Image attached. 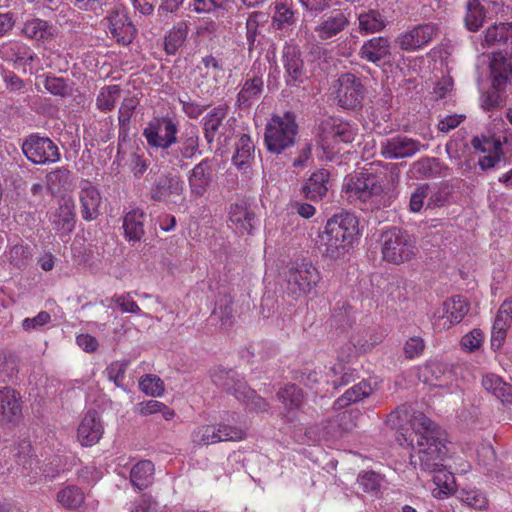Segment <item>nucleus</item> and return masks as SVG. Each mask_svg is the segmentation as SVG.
Returning a JSON list of instances; mask_svg holds the SVG:
<instances>
[{
    "label": "nucleus",
    "instance_id": "nucleus-10",
    "mask_svg": "<svg viewBox=\"0 0 512 512\" xmlns=\"http://www.w3.org/2000/svg\"><path fill=\"white\" fill-rule=\"evenodd\" d=\"M471 144L475 150L485 154L478 159V165L481 170L486 172L492 169H499L507 163L503 143L499 138L474 137Z\"/></svg>",
    "mask_w": 512,
    "mask_h": 512
},
{
    "label": "nucleus",
    "instance_id": "nucleus-56",
    "mask_svg": "<svg viewBox=\"0 0 512 512\" xmlns=\"http://www.w3.org/2000/svg\"><path fill=\"white\" fill-rule=\"evenodd\" d=\"M294 12L285 4L276 5V11L273 16L272 25L275 29L281 30L294 23Z\"/></svg>",
    "mask_w": 512,
    "mask_h": 512
},
{
    "label": "nucleus",
    "instance_id": "nucleus-50",
    "mask_svg": "<svg viewBox=\"0 0 512 512\" xmlns=\"http://www.w3.org/2000/svg\"><path fill=\"white\" fill-rule=\"evenodd\" d=\"M136 409L137 412L142 416L161 413L165 420H171L175 416L173 410L169 409L164 403L157 400L140 402L137 404Z\"/></svg>",
    "mask_w": 512,
    "mask_h": 512
},
{
    "label": "nucleus",
    "instance_id": "nucleus-27",
    "mask_svg": "<svg viewBox=\"0 0 512 512\" xmlns=\"http://www.w3.org/2000/svg\"><path fill=\"white\" fill-rule=\"evenodd\" d=\"M441 320H444L443 326L450 328L454 324L462 321L469 311V304L465 298L460 295L447 299L443 303Z\"/></svg>",
    "mask_w": 512,
    "mask_h": 512
},
{
    "label": "nucleus",
    "instance_id": "nucleus-3",
    "mask_svg": "<svg viewBox=\"0 0 512 512\" xmlns=\"http://www.w3.org/2000/svg\"><path fill=\"white\" fill-rule=\"evenodd\" d=\"M379 241L382 257L388 263L399 265L418 254L416 237L405 229L390 227L381 233Z\"/></svg>",
    "mask_w": 512,
    "mask_h": 512
},
{
    "label": "nucleus",
    "instance_id": "nucleus-22",
    "mask_svg": "<svg viewBox=\"0 0 512 512\" xmlns=\"http://www.w3.org/2000/svg\"><path fill=\"white\" fill-rule=\"evenodd\" d=\"M104 433L102 421L95 411H89L77 429V439L82 446L90 447L99 442Z\"/></svg>",
    "mask_w": 512,
    "mask_h": 512
},
{
    "label": "nucleus",
    "instance_id": "nucleus-9",
    "mask_svg": "<svg viewBox=\"0 0 512 512\" xmlns=\"http://www.w3.org/2000/svg\"><path fill=\"white\" fill-rule=\"evenodd\" d=\"M100 26L111 40L122 46L130 44L136 34V28L124 11H110L101 20Z\"/></svg>",
    "mask_w": 512,
    "mask_h": 512
},
{
    "label": "nucleus",
    "instance_id": "nucleus-18",
    "mask_svg": "<svg viewBox=\"0 0 512 512\" xmlns=\"http://www.w3.org/2000/svg\"><path fill=\"white\" fill-rule=\"evenodd\" d=\"M423 147L419 141L404 135H396L381 142V152L386 158L411 157Z\"/></svg>",
    "mask_w": 512,
    "mask_h": 512
},
{
    "label": "nucleus",
    "instance_id": "nucleus-7",
    "mask_svg": "<svg viewBox=\"0 0 512 512\" xmlns=\"http://www.w3.org/2000/svg\"><path fill=\"white\" fill-rule=\"evenodd\" d=\"M150 199L167 205L179 204L185 199V183L178 173L165 172L154 180Z\"/></svg>",
    "mask_w": 512,
    "mask_h": 512
},
{
    "label": "nucleus",
    "instance_id": "nucleus-35",
    "mask_svg": "<svg viewBox=\"0 0 512 512\" xmlns=\"http://www.w3.org/2000/svg\"><path fill=\"white\" fill-rule=\"evenodd\" d=\"M478 71L487 74L491 79V86L504 93L507 85L512 82V66H478Z\"/></svg>",
    "mask_w": 512,
    "mask_h": 512
},
{
    "label": "nucleus",
    "instance_id": "nucleus-16",
    "mask_svg": "<svg viewBox=\"0 0 512 512\" xmlns=\"http://www.w3.org/2000/svg\"><path fill=\"white\" fill-rule=\"evenodd\" d=\"M437 33V26L426 23L415 26L396 39L398 46L405 51H415L428 44Z\"/></svg>",
    "mask_w": 512,
    "mask_h": 512
},
{
    "label": "nucleus",
    "instance_id": "nucleus-41",
    "mask_svg": "<svg viewBox=\"0 0 512 512\" xmlns=\"http://www.w3.org/2000/svg\"><path fill=\"white\" fill-rule=\"evenodd\" d=\"M371 393L372 388L370 384H368L366 381H361L346 390V392L335 401L334 406L337 409H343L352 403L361 401L362 399L368 397Z\"/></svg>",
    "mask_w": 512,
    "mask_h": 512
},
{
    "label": "nucleus",
    "instance_id": "nucleus-8",
    "mask_svg": "<svg viewBox=\"0 0 512 512\" xmlns=\"http://www.w3.org/2000/svg\"><path fill=\"white\" fill-rule=\"evenodd\" d=\"M22 151L33 164L46 165L60 160L58 146L48 137L30 135L22 144Z\"/></svg>",
    "mask_w": 512,
    "mask_h": 512
},
{
    "label": "nucleus",
    "instance_id": "nucleus-57",
    "mask_svg": "<svg viewBox=\"0 0 512 512\" xmlns=\"http://www.w3.org/2000/svg\"><path fill=\"white\" fill-rule=\"evenodd\" d=\"M429 195V184L425 183L417 186L410 196L409 211L413 213L420 212L424 206L425 200L428 198Z\"/></svg>",
    "mask_w": 512,
    "mask_h": 512
},
{
    "label": "nucleus",
    "instance_id": "nucleus-45",
    "mask_svg": "<svg viewBox=\"0 0 512 512\" xmlns=\"http://www.w3.org/2000/svg\"><path fill=\"white\" fill-rule=\"evenodd\" d=\"M219 432L217 424L199 426L192 432V442L201 446L223 442V438Z\"/></svg>",
    "mask_w": 512,
    "mask_h": 512
},
{
    "label": "nucleus",
    "instance_id": "nucleus-32",
    "mask_svg": "<svg viewBox=\"0 0 512 512\" xmlns=\"http://www.w3.org/2000/svg\"><path fill=\"white\" fill-rule=\"evenodd\" d=\"M253 154L254 144L251 137L247 134H242L235 144V153L232 157V163L238 169L247 173L253 159Z\"/></svg>",
    "mask_w": 512,
    "mask_h": 512
},
{
    "label": "nucleus",
    "instance_id": "nucleus-59",
    "mask_svg": "<svg viewBox=\"0 0 512 512\" xmlns=\"http://www.w3.org/2000/svg\"><path fill=\"white\" fill-rule=\"evenodd\" d=\"M227 1L228 0H193L189 4V8L197 14H207L223 8Z\"/></svg>",
    "mask_w": 512,
    "mask_h": 512
},
{
    "label": "nucleus",
    "instance_id": "nucleus-53",
    "mask_svg": "<svg viewBox=\"0 0 512 512\" xmlns=\"http://www.w3.org/2000/svg\"><path fill=\"white\" fill-rule=\"evenodd\" d=\"M458 498L467 506L478 510H484L488 505V500L484 493L477 489L461 490Z\"/></svg>",
    "mask_w": 512,
    "mask_h": 512
},
{
    "label": "nucleus",
    "instance_id": "nucleus-48",
    "mask_svg": "<svg viewBox=\"0 0 512 512\" xmlns=\"http://www.w3.org/2000/svg\"><path fill=\"white\" fill-rule=\"evenodd\" d=\"M512 36V23H498L489 27L484 36L487 45H496L506 42Z\"/></svg>",
    "mask_w": 512,
    "mask_h": 512
},
{
    "label": "nucleus",
    "instance_id": "nucleus-34",
    "mask_svg": "<svg viewBox=\"0 0 512 512\" xmlns=\"http://www.w3.org/2000/svg\"><path fill=\"white\" fill-rule=\"evenodd\" d=\"M389 40L385 37H374L361 48V57L369 62H379L384 59L390 52Z\"/></svg>",
    "mask_w": 512,
    "mask_h": 512
},
{
    "label": "nucleus",
    "instance_id": "nucleus-19",
    "mask_svg": "<svg viewBox=\"0 0 512 512\" xmlns=\"http://www.w3.org/2000/svg\"><path fill=\"white\" fill-rule=\"evenodd\" d=\"M326 229L340 235L344 240L354 244L360 235L359 221L355 214L342 211L332 216L326 223Z\"/></svg>",
    "mask_w": 512,
    "mask_h": 512
},
{
    "label": "nucleus",
    "instance_id": "nucleus-14",
    "mask_svg": "<svg viewBox=\"0 0 512 512\" xmlns=\"http://www.w3.org/2000/svg\"><path fill=\"white\" fill-rule=\"evenodd\" d=\"M75 204L72 197H62L58 206L48 212V218L53 229L61 236H69L75 229Z\"/></svg>",
    "mask_w": 512,
    "mask_h": 512
},
{
    "label": "nucleus",
    "instance_id": "nucleus-49",
    "mask_svg": "<svg viewBox=\"0 0 512 512\" xmlns=\"http://www.w3.org/2000/svg\"><path fill=\"white\" fill-rule=\"evenodd\" d=\"M266 14L263 12H252L246 21V39L249 46V51L252 52L256 47V41L260 35L259 27L265 21Z\"/></svg>",
    "mask_w": 512,
    "mask_h": 512
},
{
    "label": "nucleus",
    "instance_id": "nucleus-11",
    "mask_svg": "<svg viewBox=\"0 0 512 512\" xmlns=\"http://www.w3.org/2000/svg\"><path fill=\"white\" fill-rule=\"evenodd\" d=\"M366 89L360 78L351 73L343 74L337 81L336 100L343 109H356L361 106Z\"/></svg>",
    "mask_w": 512,
    "mask_h": 512
},
{
    "label": "nucleus",
    "instance_id": "nucleus-58",
    "mask_svg": "<svg viewBox=\"0 0 512 512\" xmlns=\"http://www.w3.org/2000/svg\"><path fill=\"white\" fill-rule=\"evenodd\" d=\"M237 399L247 404L255 411H267L269 408V403L248 386L247 393H240Z\"/></svg>",
    "mask_w": 512,
    "mask_h": 512
},
{
    "label": "nucleus",
    "instance_id": "nucleus-30",
    "mask_svg": "<svg viewBox=\"0 0 512 512\" xmlns=\"http://www.w3.org/2000/svg\"><path fill=\"white\" fill-rule=\"evenodd\" d=\"M146 214L141 209H133L128 212L123 218L124 235L129 241H141L145 229Z\"/></svg>",
    "mask_w": 512,
    "mask_h": 512
},
{
    "label": "nucleus",
    "instance_id": "nucleus-36",
    "mask_svg": "<svg viewBox=\"0 0 512 512\" xmlns=\"http://www.w3.org/2000/svg\"><path fill=\"white\" fill-rule=\"evenodd\" d=\"M211 319L218 321L221 327H229L234 321L233 298L230 294L219 295Z\"/></svg>",
    "mask_w": 512,
    "mask_h": 512
},
{
    "label": "nucleus",
    "instance_id": "nucleus-42",
    "mask_svg": "<svg viewBox=\"0 0 512 512\" xmlns=\"http://www.w3.org/2000/svg\"><path fill=\"white\" fill-rule=\"evenodd\" d=\"M434 473L433 481L437 487L432 490V494L435 498L444 499L450 493L454 492L455 477L453 473L446 471L444 467Z\"/></svg>",
    "mask_w": 512,
    "mask_h": 512
},
{
    "label": "nucleus",
    "instance_id": "nucleus-20",
    "mask_svg": "<svg viewBox=\"0 0 512 512\" xmlns=\"http://www.w3.org/2000/svg\"><path fill=\"white\" fill-rule=\"evenodd\" d=\"M349 25L348 15L341 9L325 14L314 31L321 40H329L343 32Z\"/></svg>",
    "mask_w": 512,
    "mask_h": 512
},
{
    "label": "nucleus",
    "instance_id": "nucleus-12",
    "mask_svg": "<svg viewBox=\"0 0 512 512\" xmlns=\"http://www.w3.org/2000/svg\"><path fill=\"white\" fill-rule=\"evenodd\" d=\"M216 177L215 163L212 158H204L187 172L190 195L202 198L209 191Z\"/></svg>",
    "mask_w": 512,
    "mask_h": 512
},
{
    "label": "nucleus",
    "instance_id": "nucleus-51",
    "mask_svg": "<svg viewBox=\"0 0 512 512\" xmlns=\"http://www.w3.org/2000/svg\"><path fill=\"white\" fill-rule=\"evenodd\" d=\"M120 91L118 85H110L102 88L97 96V107L102 111L112 110L120 96Z\"/></svg>",
    "mask_w": 512,
    "mask_h": 512
},
{
    "label": "nucleus",
    "instance_id": "nucleus-37",
    "mask_svg": "<svg viewBox=\"0 0 512 512\" xmlns=\"http://www.w3.org/2000/svg\"><path fill=\"white\" fill-rule=\"evenodd\" d=\"M324 130L336 141L351 143L356 135V128L349 122L340 119H330L324 124Z\"/></svg>",
    "mask_w": 512,
    "mask_h": 512
},
{
    "label": "nucleus",
    "instance_id": "nucleus-61",
    "mask_svg": "<svg viewBox=\"0 0 512 512\" xmlns=\"http://www.w3.org/2000/svg\"><path fill=\"white\" fill-rule=\"evenodd\" d=\"M219 434H221L223 441H241L245 438V430L236 425H230L226 422H220L217 424Z\"/></svg>",
    "mask_w": 512,
    "mask_h": 512
},
{
    "label": "nucleus",
    "instance_id": "nucleus-6",
    "mask_svg": "<svg viewBox=\"0 0 512 512\" xmlns=\"http://www.w3.org/2000/svg\"><path fill=\"white\" fill-rule=\"evenodd\" d=\"M177 134L178 123L168 116L152 119L143 130L147 144L165 153L177 142Z\"/></svg>",
    "mask_w": 512,
    "mask_h": 512
},
{
    "label": "nucleus",
    "instance_id": "nucleus-63",
    "mask_svg": "<svg viewBox=\"0 0 512 512\" xmlns=\"http://www.w3.org/2000/svg\"><path fill=\"white\" fill-rule=\"evenodd\" d=\"M127 364L124 362H112L106 369L108 379L113 381L117 387H123Z\"/></svg>",
    "mask_w": 512,
    "mask_h": 512
},
{
    "label": "nucleus",
    "instance_id": "nucleus-43",
    "mask_svg": "<svg viewBox=\"0 0 512 512\" xmlns=\"http://www.w3.org/2000/svg\"><path fill=\"white\" fill-rule=\"evenodd\" d=\"M6 257L13 268L24 270L33 257V250L27 244H16L9 248Z\"/></svg>",
    "mask_w": 512,
    "mask_h": 512
},
{
    "label": "nucleus",
    "instance_id": "nucleus-46",
    "mask_svg": "<svg viewBox=\"0 0 512 512\" xmlns=\"http://www.w3.org/2000/svg\"><path fill=\"white\" fill-rule=\"evenodd\" d=\"M57 501L67 509H77L84 502V493L75 485H69L57 493Z\"/></svg>",
    "mask_w": 512,
    "mask_h": 512
},
{
    "label": "nucleus",
    "instance_id": "nucleus-28",
    "mask_svg": "<svg viewBox=\"0 0 512 512\" xmlns=\"http://www.w3.org/2000/svg\"><path fill=\"white\" fill-rule=\"evenodd\" d=\"M21 416L20 398L10 387H0V419L14 422Z\"/></svg>",
    "mask_w": 512,
    "mask_h": 512
},
{
    "label": "nucleus",
    "instance_id": "nucleus-40",
    "mask_svg": "<svg viewBox=\"0 0 512 512\" xmlns=\"http://www.w3.org/2000/svg\"><path fill=\"white\" fill-rule=\"evenodd\" d=\"M278 400L287 412L298 410L304 404V394L295 384H287L277 392Z\"/></svg>",
    "mask_w": 512,
    "mask_h": 512
},
{
    "label": "nucleus",
    "instance_id": "nucleus-64",
    "mask_svg": "<svg viewBox=\"0 0 512 512\" xmlns=\"http://www.w3.org/2000/svg\"><path fill=\"white\" fill-rule=\"evenodd\" d=\"M131 512H158V503L150 495L144 494L134 503Z\"/></svg>",
    "mask_w": 512,
    "mask_h": 512
},
{
    "label": "nucleus",
    "instance_id": "nucleus-52",
    "mask_svg": "<svg viewBox=\"0 0 512 512\" xmlns=\"http://www.w3.org/2000/svg\"><path fill=\"white\" fill-rule=\"evenodd\" d=\"M383 477L375 471H362L357 477L359 487L367 493H376L380 490Z\"/></svg>",
    "mask_w": 512,
    "mask_h": 512
},
{
    "label": "nucleus",
    "instance_id": "nucleus-31",
    "mask_svg": "<svg viewBox=\"0 0 512 512\" xmlns=\"http://www.w3.org/2000/svg\"><path fill=\"white\" fill-rule=\"evenodd\" d=\"M482 386L492 393L504 404H512V386L503 381L501 377L494 373H487L482 377Z\"/></svg>",
    "mask_w": 512,
    "mask_h": 512
},
{
    "label": "nucleus",
    "instance_id": "nucleus-29",
    "mask_svg": "<svg viewBox=\"0 0 512 512\" xmlns=\"http://www.w3.org/2000/svg\"><path fill=\"white\" fill-rule=\"evenodd\" d=\"M0 54L3 60L14 64H27L34 61L35 53L21 41H10L1 47Z\"/></svg>",
    "mask_w": 512,
    "mask_h": 512
},
{
    "label": "nucleus",
    "instance_id": "nucleus-24",
    "mask_svg": "<svg viewBox=\"0 0 512 512\" xmlns=\"http://www.w3.org/2000/svg\"><path fill=\"white\" fill-rule=\"evenodd\" d=\"M22 32L25 37L31 40L46 43L55 38L58 30L54 24L47 20L32 18L24 23Z\"/></svg>",
    "mask_w": 512,
    "mask_h": 512
},
{
    "label": "nucleus",
    "instance_id": "nucleus-23",
    "mask_svg": "<svg viewBox=\"0 0 512 512\" xmlns=\"http://www.w3.org/2000/svg\"><path fill=\"white\" fill-rule=\"evenodd\" d=\"M263 79L261 75L253 73L247 74V79L243 82L238 92L235 105L240 110H248L262 95Z\"/></svg>",
    "mask_w": 512,
    "mask_h": 512
},
{
    "label": "nucleus",
    "instance_id": "nucleus-25",
    "mask_svg": "<svg viewBox=\"0 0 512 512\" xmlns=\"http://www.w3.org/2000/svg\"><path fill=\"white\" fill-rule=\"evenodd\" d=\"M330 187V173L325 169H319L311 174L302 186V193L312 201L321 200L326 196Z\"/></svg>",
    "mask_w": 512,
    "mask_h": 512
},
{
    "label": "nucleus",
    "instance_id": "nucleus-38",
    "mask_svg": "<svg viewBox=\"0 0 512 512\" xmlns=\"http://www.w3.org/2000/svg\"><path fill=\"white\" fill-rule=\"evenodd\" d=\"M228 112V107L224 105L213 108L204 118V136L208 144H211L225 119Z\"/></svg>",
    "mask_w": 512,
    "mask_h": 512
},
{
    "label": "nucleus",
    "instance_id": "nucleus-47",
    "mask_svg": "<svg viewBox=\"0 0 512 512\" xmlns=\"http://www.w3.org/2000/svg\"><path fill=\"white\" fill-rule=\"evenodd\" d=\"M485 10L479 0H469L465 15V25L470 31H477L485 19Z\"/></svg>",
    "mask_w": 512,
    "mask_h": 512
},
{
    "label": "nucleus",
    "instance_id": "nucleus-17",
    "mask_svg": "<svg viewBox=\"0 0 512 512\" xmlns=\"http://www.w3.org/2000/svg\"><path fill=\"white\" fill-rule=\"evenodd\" d=\"M80 213L83 220L91 222L100 215L102 197L99 190L88 180L80 182L79 190Z\"/></svg>",
    "mask_w": 512,
    "mask_h": 512
},
{
    "label": "nucleus",
    "instance_id": "nucleus-39",
    "mask_svg": "<svg viewBox=\"0 0 512 512\" xmlns=\"http://www.w3.org/2000/svg\"><path fill=\"white\" fill-rule=\"evenodd\" d=\"M358 20L360 32L365 34L380 32L387 25L386 17L376 9L361 13Z\"/></svg>",
    "mask_w": 512,
    "mask_h": 512
},
{
    "label": "nucleus",
    "instance_id": "nucleus-13",
    "mask_svg": "<svg viewBox=\"0 0 512 512\" xmlns=\"http://www.w3.org/2000/svg\"><path fill=\"white\" fill-rule=\"evenodd\" d=\"M259 220L255 214V206L246 200H240L230 205L228 211V226L239 235H249L258 226Z\"/></svg>",
    "mask_w": 512,
    "mask_h": 512
},
{
    "label": "nucleus",
    "instance_id": "nucleus-5",
    "mask_svg": "<svg viewBox=\"0 0 512 512\" xmlns=\"http://www.w3.org/2000/svg\"><path fill=\"white\" fill-rule=\"evenodd\" d=\"M321 274L310 261L292 262L284 272L285 291L293 299L312 293Z\"/></svg>",
    "mask_w": 512,
    "mask_h": 512
},
{
    "label": "nucleus",
    "instance_id": "nucleus-54",
    "mask_svg": "<svg viewBox=\"0 0 512 512\" xmlns=\"http://www.w3.org/2000/svg\"><path fill=\"white\" fill-rule=\"evenodd\" d=\"M480 106L485 111H492L501 107L505 102L504 92L494 89L492 86L489 90L483 92L480 96Z\"/></svg>",
    "mask_w": 512,
    "mask_h": 512
},
{
    "label": "nucleus",
    "instance_id": "nucleus-21",
    "mask_svg": "<svg viewBox=\"0 0 512 512\" xmlns=\"http://www.w3.org/2000/svg\"><path fill=\"white\" fill-rule=\"evenodd\" d=\"M210 377L215 386L236 398L240 393H247L246 381L233 369L214 368L211 370Z\"/></svg>",
    "mask_w": 512,
    "mask_h": 512
},
{
    "label": "nucleus",
    "instance_id": "nucleus-15",
    "mask_svg": "<svg viewBox=\"0 0 512 512\" xmlns=\"http://www.w3.org/2000/svg\"><path fill=\"white\" fill-rule=\"evenodd\" d=\"M199 135L196 131H186L180 137V140L177 139L175 143V147H171L166 156L168 157V162L174 166L183 168L185 166V159H192L196 155L201 154L199 149Z\"/></svg>",
    "mask_w": 512,
    "mask_h": 512
},
{
    "label": "nucleus",
    "instance_id": "nucleus-62",
    "mask_svg": "<svg viewBox=\"0 0 512 512\" xmlns=\"http://www.w3.org/2000/svg\"><path fill=\"white\" fill-rule=\"evenodd\" d=\"M51 321V315L47 311H40L32 318H25L22 321V328L25 331L40 330Z\"/></svg>",
    "mask_w": 512,
    "mask_h": 512
},
{
    "label": "nucleus",
    "instance_id": "nucleus-33",
    "mask_svg": "<svg viewBox=\"0 0 512 512\" xmlns=\"http://www.w3.org/2000/svg\"><path fill=\"white\" fill-rule=\"evenodd\" d=\"M155 468L150 460H141L130 471V482L138 490L148 488L154 481Z\"/></svg>",
    "mask_w": 512,
    "mask_h": 512
},
{
    "label": "nucleus",
    "instance_id": "nucleus-2",
    "mask_svg": "<svg viewBox=\"0 0 512 512\" xmlns=\"http://www.w3.org/2000/svg\"><path fill=\"white\" fill-rule=\"evenodd\" d=\"M382 191L376 175L362 172L345 177L342 197L362 210H374L380 208Z\"/></svg>",
    "mask_w": 512,
    "mask_h": 512
},
{
    "label": "nucleus",
    "instance_id": "nucleus-26",
    "mask_svg": "<svg viewBox=\"0 0 512 512\" xmlns=\"http://www.w3.org/2000/svg\"><path fill=\"white\" fill-rule=\"evenodd\" d=\"M353 243L344 240L340 235L330 232L326 229L320 234V248L324 256L331 259H338L343 257Z\"/></svg>",
    "mask_w": 512,
    "mask_h": 512
},
{
    "label": "nucleus",
    "instance_id": "nucleus-44",
    "mask_svg": "<svg viewBox=\"0 0 512 512\" xmlns=\"http://www.w3.org/2000/svg\"><path fill=\"white\" fill-rule=\"evenodd\" d=\"M188 27L186 23L181 22L175 25L165 37L164 49L167 54L175 55L186 41Z\"/></svg>",
    "mask_w": 512,
    "mask_h": 512
},
{
    "label": "nucleus",
    "instance_id": "nucleus-1",
    "mask_svg": "<svg viewBox=\"0 0 512 512\" xmlns=\"http://www.w3.org/2000/svg\"><path fill=\"white\" fill-rule=\"evenodd\" d=\"M410 426L412 432L402 437L407 445L417 449L410 456L411 464L429 473L441 470L447 454L441 429L422 412L413 413Z\"/></svg>",
    "mask_w": 512,
    "mask_h": 512
},
{
    "label": "nucleus",
    "instance_id": "nucleus-60",
    "mask_svg": "<svg viewBox=\"0 0 512 512\" xmlns=\"http://www.w3.org/2000/svg\"><path fill=\"white\" fill-rule=\"evenodd\" d=\"M111 300L120 308L123 313L141 314V309L132 299L130 292L121 295L115 294Z\"/></svg>",
    "mask_w": 512,
    "mask_h": 512
},
{
    "label": "nucleus",
    "instance_id": "nucleus-4",
    "mask_svg": "<svg viewBox=\"0 0 512 512\" xmlns=\"http://www.w3.org/2000/svg\"><path fill=\"white\" fill-rule=\"evenodd\" d=\"M297 134L298 125L291 112L273 115L265 127L264 143L269 152L280 154L295 144Z\"/></svg>",
    "mask_w": 512,
    "mask_h": 512
},
{
    "label": "nucleus",
    "instance_id": "nucleus-55",
    "mask_svg": "<svg viewBox=\"0 0 512 512\" xmlns=\"http://www.w3.org/2000/svg\"><path fill=\"white\" fill-rule=\"evenodd\" d=\"M139 388L142 392L153 397H159L164 393V383L156 375L148 374L139 381Z\"/></svg>",
    "mask_w": 512,
    "mask_h": 512
}]
</instances>
